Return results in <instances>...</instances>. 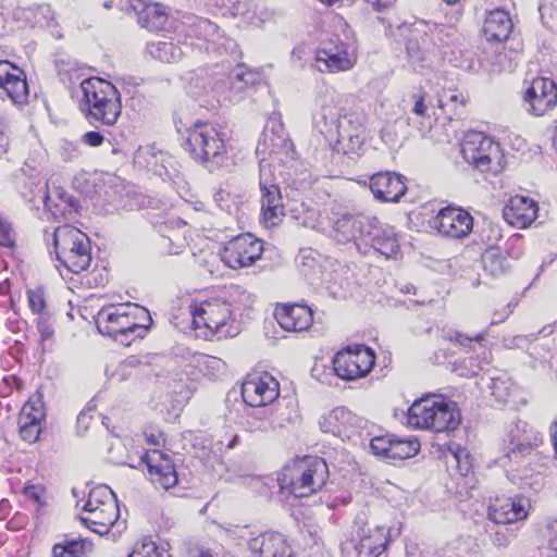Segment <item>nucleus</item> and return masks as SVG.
I'll use <instances>...</instances> for the list:
<instances>
[{
    "instance_id": "nucleus-1",
    "label": "nucleus",
    "mask_w": 557,
    "mask_h": 557,
    "mask_svg": "<svg viewBox=\"0 0 557 557\" xmlns=\"http://www.w3.org/2000/svg\"><path fill=\"white\" fill-rule=\"evenodd\" d=\"M315 128L329 139L335 137L334 150L357 154L364 143V115L357 112L342 114L333 104L322 106L313 116Z\"/></svg>"
},
{
    "instance_id": "nucleus-2",
    "label": "nucleus",
    "mask_w": 557,
    "mask_h": 557,
    "mask_svg": "<svg viewBox=\"0 0 557 557\" xmlns=\"http://www.w3.org/2000/svg\"><path fill=\"white\" fill-rule=\"evenodd\" d=\"M95 321L99 333L126 346L136 338H143L152 323L147 309L132 304L103 307Z\"/></svg>"
},
{
    "instance_id": "nucleus-3",
    "label": "nucleus",
    "mask_w": 557,
    "mask_h": 557,
    "mask_svg": "<svg viewBox=\"0 0 557 557\" xmlns=\"http://www.w3.org/2000/svg\"><path fill=\"white\" fill-rule=\"evenodd\" d=\"M83 97L81 111L95 127L114 125L121 113L120 92L113 84L99 77H89L81 83Z\"/></svg>"
},
{
    "instance_id": "nucleus-4",
    "label": "nucleus",
    "mask_w": 557,
    "mask_h": 557,
    "mask_svg": "<svg viewBox=\"0 0 557 557\" xmlns=\"http://www.w3.org/2000/svg\"><path fill=\"white\" fill-rule=\"evenodd\" d=\"M329 476V468L320 457H307L284 468L278 476L282 493L296 498L308 497L320 491Z\"/></svg>"
},
{
    "instance_id": "nucleus-5",
    "label": "nucleus",
    "mask_w": 557,
    "mask_h": 557,
    "mask_svg": "<svg viewBox=\"0 0 557 557\" xmlns=\"http://www.w3.org/2000/svg\"><path fill=\"white\" fill-rule=\"evenodd\" d=\"M53 245L57 260L71 273L87 271L91 264V244L88 236L71 225L55 227Z\"/></svg>"
},
{
    "instance_id": "nucleus-6",
    "label": "nucleus",
    "mask_w": 557,
    "mask_h": 557,
    "mask_svg": "<svg viewBox=\"0 0 557 557\" xmlns=\"http://www.w3.org/2000/svg\"><path fill=\"white\" fill-rule=\"evenodd\" d=\"M294 165L290 164L288 170ZM275 166L268 160L261 159L259 163V187L261 191V213L264 222L270 226H275L281 222L284 215L283 197L280 185L285 183L287 187L299 189L289 171H280L278 175L274 173Z\"/></svg>"
},
{
    "instance_id": "nucleus-7",
    "label": "nucleus",
    "mask_w": 557,
    "mask_h": 557,
    "mask_svg": "<svg viewBox=\"0 0 557 557\" xmlns=\"http://www.w3.org/2000/svg\"><path fill=\"white\" fill-rule=\"evenodd\" d=\"M186 144L191 157L202 163L222 166L227 160L224 134L213 125L197 122L187 129Z\"/></svg>"
},
{
    "instance_id": "nucleus-8",
    "label": "nucleus",
    "mask_w": 557,
    "mask_h": 557,
    "mask_svg": "<svg viewBox=\"0 0 557 557\" xmlns=\"http://www.w3.org/2000/svg\"><path fill=\"white\" fill-rule=\"evenodd\" d=\"M81 522L97 534H107L119 519V506L113 492L106 485L90 491Z\"/></svg>"
},
{
    "instance_id": "nucleus-9",
    "label": "nucleus",
    "mask_w": 557,
    "mask_h": 557,
    "mask_svg": "<svg viewBox=\"0 0 557 557\" xmlns=\"http://www.w3.org/2000/svg\"><path fill=\"white\" fill-rule=\"evenodd\" d=\"M195 329L205 330L203 335L228 337L233 335L228 322L233 315L232 304L222 298H213L195 306L191 310Z\"/></svg>"
},
{
    "instance_id": "nucleus-10",
    "label": "nucleus",
    "mask_w": 557,
    "mask_h": 557,
    "mask_svg": "<svg viewBox=\"0 0 557 557\" xmlns=\"http://www.w3.org/2000/svg\"><path fill=\"white\" fill-rule=\"evenodd\" d=\"M350 542L358 557H386L389 543L385 527H370L363 515H358L351 525Z\"/></svg>"
},
{
    "instance_id": "nucleus-11",
    "label": "nucleus",
    "mask_w": 557,
    "mask_h": 557,
    "mask_svg": "<svg viewBox=\"0 0 557 557\" xmlns=\"http://www.w3.org/2000/svg\"><path fill=\"white\" fill-rule=\"evenodd\" d=\"M519 426L510 431V440L500 448V456L497 458L502 467L509 468L512 471L524 472L530 469L532 460L535 458V449L542 445L543 440L540 433H535L533 440L521 438Z\"/></svg>"
},
{
    "instance_id": "nucleus-12",
    "label": "nucleus",
    "mask_w": 557,
    "mask_h": 557,
    "mask_svg": "<svg viewBox=\"0 0 557 557\" xmlns=\"http://www.w3.org/2000/svg\"><path fill=\"white\" fill-rule=\"evenodd\" d=\"M375 363V355L364 345L347 347L338 351L333 359L335 374L346 381L366 376Z\"/></svg>"
},
{
    "instance_id": "nucleus-13",
    "label": "nucleus",
    "mask_w": 557,
    "mask_h": 557,
    "mask_svg": "<svg viewBox=\"0 0 557 557\" xmlns=\"http://www.w3.org/2000/svg\"><path fill=\"white\" fill-rule=\"evenodd\" d=\"M460 151L469 164L482 172L490 171L492 163L500 159L499 145L480 132L467 133Z\"/></svg>"
},
{
    "instance_id": "nucleus-14",
    "label": "nucleus",
    "mask_w": 557,
    "mask_h": 557,
    "mask_svg": "<svg viewBox=\"0 0 557 557\" xmlns=\"http://www.w3.org/2000/svg\"><path fill=\"white\" fill-rule=\"evenodd\" d=\"M263 252V243L250 233L238 235L226 243L222 261L231 269L250 267Z\"/></svg>"
},
{
    "instance_id": "nucleus-15",
    "label": "nucleus",
    "mask_w": 557,
    "mask_h": 557,
    "mask_svg": "<svg viewBox=\"0 0 557 557\" xmlns=\"http://www.w3.org/2000/svg\"><path fill=\"white\" fill-rule=\"evenodd\" d=\"M430 226L442 236L459 239L467 237L473 228L472 215L457 207H446L430 220Z\"/></svg>"
},
{
    "instance_id": "nucleus-16",
    "label": "nucleus",
    "mask_w": 557,
    "mask_h": 557,
    "mask_svg": "<svg viewBox=\"0 0 557 557\" xmlns=\"http://www.w3.org/2000/svg\"><path fill=\"white\" fill-rule=\"evenodd\" d=\"M267 149L275 156L280 162L296 163L295 146L285 133L280 121H271L267 124L262 137L257 146V153H265Z\"/></svg>"
},
{
    "instance_id": "nucleus-17",
    "label": "nucleus",
    "mask_w": 557,
    "mask_h": 557,
    "mask_svg": "<svg viewBox=\"0 0 557 557\" xmlns=\"http://www.w3.org/2000/svg\"><path fill=\"white\" fill-rule=\"evenodd\" d=\"M354 63L355 60L349 54L347 45L338 38L323 42L315 52L314 67L320 72L348 71Z\"/></svg>"
},
{
    "instance_id": "nucleus-18",
    "label": "nucleus",
    "mask_w": 557,
    "mask_h": 557,
    "mask_svg": "<svg viewBox=\"0 0 557 557\" xmlns=\"http://www.w3.org/2000/svg\"><path fill=\"white\" fill-rule=\"evenodd\" d=\"M523 99L529 113L544 115L557 104V85L550 78H534L524 91Z\"/></svg>"
},
{
    "instance_id": "nucleus-19",
    "label": "nucleus",
    "mask_w": 557,
    "mask_h": 557,
    "mask_svg": "<svg viewBox=\"0 0 557 557\" xmlns=\"http://www.w3.org/2000/svg\"><path fill=\"white\" fill-rule=\"evenodd\" d=\"M372 220L373 216L362 214L334 213L332 236L338 244L356 243L359 239L364 242Z\"/></svg>"
},
{
    "instance_id": "nucleus-20",
    "label": "nucleus",
    "mask_w": 557,
    "mask_h": 557,
    "mask_svg": "<svg viewBox=\"0 0 557 557\" xmlns=\"http://www.w3.org/2000/svg\"><path fill=\"white\" fill-rule=\"evenodd\" d=\"M278 393V382L268 373L246 380L242 385L243 400L250 407H265Z\"/></svg>"
},
{
    "instance_id": "nucleus-21",
    "label": "nucleus",
    "mask_w": 557,
    "mask_h": 557,
    "mask_svg": "<svg viewBox=\"0 0 557 557\" xmlns=\"http://www.w3.org/2000/svg\"><path fill=\"white\" fill-rule=\"evenodd\" d=\"M529 499L522 496L496 498L487 509V518L495 524H511L528 516Z\"/></svg>"
},
{
    "instance_id": "nucleus-22",
    "label": "nucleus",
    "mask_w": 557,
    "mask_h": 557,
    "mask_svg": "<svg viewBox=\"0 0 557 557\" xmlns=\"http://www.w3.org/2000/svg\"><path fill=\"white\" fill-rule=\"evenodd\" d=\"M364 244L370 245L375 251L385 258H397L400 252L399 243L395 230L373 216L370 227L367 228Z\"/></svg>"
},
{
    "instance_id": "nucleus-23",
    "label": "nucleus",
    "mask_w": 557,
    "mask_h": 557,
    "mask_svg": "<svg viewBox=\"0 0 557 557\" xmlns=\"http://www.w3.org/2000/svg\"><path fill=\"white\" fill-rule=\"evenodd\" d=\"M370 189L382 202H398L406 194V177L395 172H380L371 176Z\"/></svg>"
},
{
    "instance_id": "nucleus-24",
    "label": "nucleus",
    "mask_w": 557,
    "mask_h": 557,
    "mask_svg": "<svg viewBox=\"0 0 557 557\" xmlns=\"http://www.w3.org/2000/svg\"><path fill=\"white\" fill-rule=\"evenodd\" d=\"M0 88L14 104H24L28 99V85L23 70L9 61H0Z\"/></svg>"
},
{
    "instance_id": "nucleus-25",
    "label": "nucleus",
    "mask_w": 557,
    "mask_h": 557,
    "mask_svg": "<svg viewBox=\"0 0 557 557\" xmlns=\"http://www.w3.org/2000/svg\"><path fill=\"white\" fill-rule=\"evenodd\" d=\"M154 483L169 490L176 485L177 473L171 457L160 450L147 451L141 457Z\"/></svg>"
},
{
    "instance_id": "nucleus-26",
    "label": "nucleus",
    "mask_w": 557,
    "mask_h": 557,
    "mask_svg": "<svg viewBox=\"0 0 557 557\" xmlns=\"http://www.w3.org/2000/svg\"><path fill=\"white\" fill-rule=\"evenodd\" d=\"M44 202L47 213L52 219L64 222L75 221L78 213V202L62 188H53L45 194Z\"/></svg>"
},
{
    "instance_id": "nucleus-27",
    "label": "nucleus",
    "mask_w": 557,
    "mask_h": 557,
    "mask_svg": "<svg viewBox=\"0 0 557 557\" xmlns=\"http://www.w3.org/2000/svg\"><path fill=\"white\" fill-rule=\"evenodd\" d=\"M249 549L256 557H290L293 552L286 537L278 532H264L251 539Z\"/></svg>"
},
{
    "instance_id": "nucleus-28",
    "label": "nucleus",
    "mask_w": 557,
    "mask_h": 557,
    "mask_svg": "<svg viewBox=\"0 0 557 557\" xmlns=\"http://www.w3.org/2000/svg\"><path fill=\"white\" fill-rule=\"evenodd\" d=\"M274 315L282 329L288 332L306 331L313 322L312 310L298 304L277 306Z\"/></svg>"
},
{
    "instance_id": "nucleus-29",
    "label": "nucleus",
    "mask_w": 557,
    "mask_h": 557,
    "mask_svg": "<svg viewBox=\"0 0 557 557\" xmlns=\"http://www.w3.org/2000/svg\"><path fill=\"white\" fill-rule=\"evenodd\" d=\"M537 210V203L533 199L517 195L509 199L503 214L509 224L524 228L536 219Z\"/></svg>"
},
{
    "instance_id": "nucleus-30",
    "label": "nucleus",
    "mask_w": 557,
    "mask_h": 557,
    "mask_svg": "<svg viewBox=\"0 0 557 557\" xmlns=\"http://www.w3.org/2000/svg\"><path fill=\"white\" fill-rule=\"evenodd\" d=\"M129 8L137 15L138 24L150 32H159L168 24V13L159 3L147 0H128Z\"/></svg>"
},
{
    "instance_id": "nucleus-31",
    "label": "nucleus",
    "mask_w": 557,
    "mask_h": 557,
    "mask_svg": "<svg viewBox=\"0 0 557 557\" xmlns=\"http://www.w3.org/2000/svg\"><path fill=\"white\" fill-rule=\"evenodd\" d=\"M512 26L509 13L497 8L487 11L483 24V35L488 41L500 42L509 37Z\"/></svg>"
},
{
    "instance_id": "nucleus-32",
    "label": "nucleus",
    "mask_w": 557,
    "mask_h": 557,
    "mask_svg": "<svg viewBox=\"0 0 557 557\" xmlns=\"http://www.w3.org/2000/svg\"><path fill=\"white\" fill-rule=\"evenodd\" d=\"M357 417L345 407H336L321 417L319 425L322 432L334 436L347 435L348 431L355 426Z\"/></svg>"
},
{
    "instance_id": "nucleus-33",
    "label": "nucleus",
    "mask_w": 557,
    "mask_h": 557,
    "mask_svg": "<svg viewBox=\"0 0 557 557\" xmlns=\"http://www.w3.org/2000/svg\"><path fill=\"white\" fill-rule=\"evenodd\" d=\"M432 414V420L429 421L425 430H430L435 433L453 431L460 423L459 414L456 411L455 406L446 403L444 399L437 401Z\"/></svg>"
},
{
    "instance_id": "nucleus-34",
    "label": "nucleus",
    "mask_w": 557,
    "mask_h": 557,
    "mask_svg": "<svg viewBox=\"0 0 557 557\" xmlns=\"http://www.w3.org/2000/svg\"><path fill=\"white\" fill-rule=\"evenodd\" d=\"M437 401L438 400H435L430 396L421 397L420 399L414 400L408 409V424L416 429L425 430L429 421L432 420V413L434 412Z\"/></svg>"
},
{
    "instance_id": "nucleus-35",
    "label": "nucleus",
    "mask_w": 557,
    "mask_h": 557,
    "mask_svg": "<svg viewBox=\"0 0 557 557\" xmlns=\"http://www.w3.org/2000/svg\"><path fill=\"white\" fill-rule=\"evenodd\" d=\"M146 50L153 59L164 63L178 62L185 54L181 46L163 40L148 42Z\"/></svg>"
},
{
    "instance_id": "nucleus-36",
    "label": "nucleus",
    "mask_w": 557,
    "mask_h": 557,
    "mask_svg": "<svg viewBox=\"0 0 557 557\" xmlns=\"http://www.w3.org/2000/svg\"><path fill=\"white\" fill-rule=\"evenodd\" d=\"M408 101L411 103V112L422 121L428 120L430 122L432 116L440 117V113L435 111L426 91L421 89L413 91Z\"/></svg>"
},
{
    "instance_id": "nucleus-37",
    "label": "nucleus",
    "mask_w": 557,
    "mask_h": 557,
    "mask_svg": "<svg viewBox=\"0 0 557 557\" xmlns=\"http://www.w3.org/2000/svg\"><path fill=\"white\" fill-rule=\"evenodd\" d=\"M466 98L458 94L444 92L437 99V108L448 121L460 119L465 113Z\"/></svg>"
},
{
    "instance_id": "nucleus-38",
    "label": "nucleus",
    "mask_w": 557,
    "mask_h": 557,
    "mask_svg": "<svg viewBox=\"0 0 557 557\" xmlns=\"http://www.w3.org/2000/svg\"><path fill=\"white\" fill-rule=\"evenodd\" d=\"M91 549V543L81 540L72 539L64 540L61 543H57L52 547L53 557H83L87 550Z\"/></svg>"
},
{
    "instance_id": "nucleus-39",
    "label": "nucleus",
    "mask_w": 557,
    "mask_h": 557,
    "mask_svg": "<svg viewBox=\"0 0 557 557\" xmlns=\"http://www.w3.org/2000/svg\"><path fill=\"white\" fill-rule=\"evenodd\" d=\"M482 265L485 273L498 277L509 269V262L498 249H488L482 256Z\"/></svg>"
},
{
    "instance_id": "nucleus-40",
    "label": "nucleus",
    "mask_w": 557,
    "mask_h": 557,
    "mask_svg": "<svg viewBox=\"0 0 557 557\" xmlns=\"http://www.w3.org/2000/svg\"><path fill=\"white\" fill-rule=\"evenodd\" d=\"M20 418L33 421H42L46 418L44 395L40 389H37L25 403Z\"/></svg>"
},
{
    "instance_id": "nucleus-41",
    "label": "nucleus",
    "mask_w": 557,
    "mask_h": 557,
    "mask_svg": "<svg viewBox=\"0 0 557 557\" xmlns=\"http://www.w3.org/2000/svg\"><path fill=\"white\" fill-rule=\"evenodd\" d=\"M289 212L292 218L298 221L299 224L310 228L318 226L319 211L317 208L305 202H295L290 207Z\"/></svg>"
},
{
    "instance_id": "nucleus-42",
    "label": "nucleus",
    "mask_w": 557,
    "mask_h": 557,
    "mask_svg": "<svg viewBox=\"0 0 557 557\" xmlns=\"http://www.w3.org/2000/svg\"><path fill=\"white\" fill-rule=\"evenodd\" d=\"M420 444L417 440H395L389 450V459H407L417 455Z\"/></svg>"
},
{
    "instance_id": "nucleus-43",
    "label": "nucleus",
    "mask_w": 557,
    "mask_h": 557,
    "mask_svg": "<svg viewBox=\"0 0 557 557\" xmlns=\"http://www.w3.org/2000/svg\"><path fill=\"white\" fill-rule=\"evenodd\" d=\"M190 32L198 38L212 39L218 33V26L208 18L195 17L190 24Z\"/></svg>"
},
{
    "instance_id": "nucleus-44",
    "label": "nucleus",
    "mask_w": 557,
    "mask_h": 557,
    "mask_svg": "<svg viewBox=\"0 0 557 557\" xmlns=\"http://www.w3.org/2000/svg\"><path fill=\"white\" fill-rule=\"evenodd\" d=\"M448 457L453 459L460 474L467 475L471 469L470 457L466 448L459 445H451L448 447Z\"/></svg>"
},
{
    "instance_id": "nucleus-45",
    "label": "nucleus",
    "mask_w": 557,
    "mask_h": 557,
    "mask_svg": "<svg viewBox=\"0 0 557 557\" xmlns=\"http://www.w3.org/2000/svg\"><path fill=\"white\" fill-rule=\"evenodd\" d=\"M511 384L506 377H490L487 388L491 391V395L499 403L506 401L510 394Z\"/></svg>"
},
{
    "instance_id": "nucleus-46",
    "label": "nucleus",
    "mask_w": 557,
    "mask_h": 557,
    "mask_svg": "<svg viewBox=\"0 0 557 557\" xmlns=\"http://www.w3.org/2000/svg\"><path fill=\"white\" fill-rule=\"evenodd\" d=\"M127 557H162L157 544L148 537L137 542Z\"/></svg>"
},
{
    "instance_id": "nucleus-47",
    "label": "nucleus",
    "mask_w": 557,
    "mask_h": 557,
    "mask_svg": "<svg viewBox=\"0 0 557 557\" xmlns=\"http://www.w3.org/2000/svg\"><path fill=\"white\" fill-rule=\"evenodd\" d=\"M0 247L15 248L16 232L12 223L0 213Z\"/></svg>"
},
{
    "instance_id": "nucleus-48",
    "label": "nucleus",
    "mask_w": 557,
    "mask_h": 557,
    "mask_svg": "<svg viewBox=\"0 0 557 557\" xmlns=\"http://www.w3.org/2000/svg\"><path fill=\"white\" fill-rule=\"evenodd\" d=\"M40 422L41 421H33V420L20 418V423H21L20 435H21V437L29 444L35 443L39 438V435L41 432Z\"/></svg>"
},
{
    "instance_id": "nucleus-49",
    "label": "nucleus",
    "mask_w": 557,
    "mask_h": 557,
    "mask_svg": "<svg viewBox=\"0 0 557 557\" xmlns=\"http://www.w3.org/2000/svg\"><path fill=\"white\" fill-rule=\"evenodd\" d=\"M407 54L414 71L422 67L423 62L428 59V52L421 49L420 45L414 40H409L407 42Z\"/></svg>"
},
{
    "instance_id": "nucleus-50",
    "label": "nucleus",
    "mask_w": 557,
    "mask_h": 557,
    "mask_svg": "<svg viewBox=\"0 0 557 557\" xmlns=\"http://www.w3.org/2000/svg\"><path fill=\"white\" fill-rule=\"evenodd\" d=\"M394 438L389 436H375L370 442V448L376 456L389 458V450L393 447Z\"/></svg>"
},
{
    "instance_id": "nucleus-51",
    "label": "nucleus",
    "mask_w": 557,
    "mask_h": 557,
    "mask_svg": "<svg viewBox=\"0 0 557 557\" xmlns=\"http://www.w3.org/2000/svg\"><path fill=\"white\" fill-rule=\"evenodd\" d=\"M60 156L65 162H73L82 156V151L77 143L62 139L60 144Z\"/></svg>"
},
{
    "instance_id": "nucleus-52",
    "label": "nucleus",
    "mask_w": 557,
    "mask_h": 557,
    "mask_svg": "<svg viewBox=\"0 0 557 557\" xmlns=\"http://www.w3.org/2000/svg\"><path fill=\"white\" fill-rule=\"evenodd\" d=\"M29 13L33 15L34 23L39 25L49 24L54 16V12L49 4H39L30 9Z\"/></svg>"
},
{
    "instance_id": "nucleus-53",
    "label": "nucleus",
    "mask_w": 557,
    "mask_h": 557,
    "mask_svg": "<svg viewBox=\"0 0 557 557\" xmlns=\"http://www.w3.org/2000/svg\"><path fill=\"white\" fill-rule=\"evenodd\" d=\"M246 65H238L230 75V89L236 94L244 91Z\"/></svg>"
},
{
    "instance_id": "nucleus-54",
    "label": "nucleus",
    "mask_w": 557,
    "mask_h": 557,
    "mask_svg": "<svg viewBox=\"0 0 557 557\" xmlns=\"http://www.w3.org/2000/svg\"><path fill=\"white\" fill-rule=\"evenodd\" d=\"M544 537L550 550L557 554V518L547 521Z\"/></svg>"
},
{
    "instance_id": "nucleus-55",
    "label": "nucleus",
    "mask_w": 557,
    "mask_h": 557,
    "mask_svg": "<svg viewBox=\"0 0 557 557\" xmlns=\"http://www.w3.org/2000/svg\"><path fill=\"white\" fill-rule=\"evenodd\" d=\"M396 0H368V10L379 14H387L393 10Z\"/></svg>"
},
{
    "instance_id": "nucleus-56",
    "label": "nucleus",
    "mask_w": 557,
    "mask_h": 557,
    "mask_svg": "<svg viewBox=\"0 0 557 557\" xmlns=\"http://www.w3.org/2000/svg\"><path fill=\"white\" fill-rule=\"evenodd\" d=\"M28 302L32 311L36 314L41 313L46 307V301L41 292L29 290Z\"/></svg>"
},
{
    "instance_id": "nucleus-57",
    "label": "nucleus",
    "mask_w": 557,
    "mask_h": 557,
    "mask_svg": "<svg viewBox=\"0 0 557 557\" xmlns=\"http://www.w3.org/2000/svg\"><path fill=\"white\" fill-rule=\"evenodd\" d=\"M82 143L89 147H99L104 141V136L97 131H89L82 135Z\"/></svg>"
},
{
    "instance_id": "nucleus-58",
    "label": "nucleus",
    "mask_w": 557,
    "mask_h": 557,
    "mask_svg": "<svg viewBox=\"0 0 557 557\" xmlns=\"http://www.w3.org/2000/svg\"><path fill=\"white\" fill-rule=\"evenodd\" d=\"M45 490L37 485H27L24 487V495L26 498L36 502L39 506L44 505L41 500Z\"/></svg>"
},
{
    "instance_id": "nucleus-59",
    "label": "nucleus",
    "mask_w": 557,
    "mask_h": 557,
    "mask_svg": "<svg viewBox=\"0 0 557 557\" xmlns=\"http://www.w3.org/2000/svg\"><path fill=\"white\" fill-rule=\"evenodd\" d=\"M261 81V74L259 72L252 71L246 66L245 70V82H244V90L248 87H253L258 85Z\"/></svg>"
},
{
    "instance_id": "nucleus-60",
    "label": "nucleus",
    "mask_w": 557,
    "mask_h": 557,
    "mask_svg": "<svg viewBox=\"0 0 557 557\" xmlns=\"http://www.w3.org/2000/svg\"><path fill=\"white\" fill-rule=\"evenodd\" d=\"M91 408L84 409L77 417V428L79 431H87L92 419L91 417Z\"/></svg>"
},
{
    "instance_id": "nucleus-61",
    "label": "nucleus",
    "mask_w": 557,
    "mask_h": 557,
    "mask_svg": "<svg viewBox=\"0 0 557 557\" xmlns=\"http://www.w3.org/2000/svg\"><path fill=\"white\" fill-rule=\"evenodd\" d=\"M513 534L505 533L502 531H496L492 536V542L497 547H506L509 545L511 537Z\"/></svg>"
},
{
    "instance_id": "nucleus-62",
    "label": "nucleus",
    "mask_w": 557,
    "mask_h": 557,
    "mask_svg": "<svg viewBox=\"0 0 557 557\" xmlns=\"http://www.w3.org/2000/svg\"><path fill=\"white\" fill-rule=\"evenodd\" d=\"M184 557H213L212 554L201 546H189L186 548Z\"/></svg>"
},
{
    "instance_id": "nucleus-63",
    "label": "nucleus",
    "mask_w": 557,
    "mask_h": 557,
    "mask_svg": "<svg viewBox=\"0 0 557 557\" xmlns=\"http://www.w3.org/2000/svg\"><path fill=\"white\" fill-rule=\"evenodd\" d=\"M512 313L511 305L508 304L500 311H495L491 324H498L504 322Z\"/></svg>"
},
{
    "instance_id": "nucleus-64",
    "label": "nucleus",
    "mask_w": 557,
    "mask_h": 557,
    "mask_svg": "<svg viewBox=\"0 0 557 557\" xmlns=\"http://www.w3.org/2000/svg\"><path fill=\"white\" fill-rule=\"evenodd\" d=\"M549 437L555 453L557 454V420L549 426Z\"/></svg>"
}]
</instances>
